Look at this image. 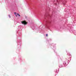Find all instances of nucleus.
I'll use <instances>...</instances> for the list:
<instances>
[{
  "label": "nucleus",
  "mask_w": 76,
  "mask_h": 76,
  "mask_svg": "<svg viewBox=\"0 0 76 76\" xmlns=\"http://www.w3.org/2000/svg\"><path fill=\"white\" fill-rule=\"evenodd\" d=\"M69 62H70V61L69 60L64 61L63 63V65L64 66V67H66V66H67L68 64L69 63Z\"/></svg>",
  "instance_id": "1"
},
{
  "label": "nucleus",
  "mask_w": 76,
  "mask_h": 76,
  "mask_svg": "<svg viewBox=\"0 0 76 76\" xmlns=\"http://www.w3.org/2000/svg\"><path fill=\"white\" fill-rule=\"evenodd\" d=\"M59 0H61L62 1V0H56V1H54V4H55V5H57V4H58L59 3Z\"/></svg>",
  "instance_id": "2"
},
{
  "label": "nucleus",
  "mask_w": 76,
  "mask_h": 76,
  "mask_svg": "<svg viewBox=\"0 0 76 76\" xmlns=\"http://www.w3.org/2000/svg\"><path fill=\"white\" fill-rule=\"evenodd\" d=\"M69 26V27H70L71 28L70 29L71 31H70L71 32V33H72V32H73L74 33V32H75V30H74L72 29V27L71 26Z\"/></svg>",
  "instance_id": "3"
},
{
  "label": "nucleus",
  "mask_w": 76,
  "mask_h": 76,
  "mask_svg": "<svg viewBox=\"0 0 76 76\" xmlns=\"http://www.w3.org/2000/svg\"><path fill=\"white\" fill-rule=\"evenodd\" d=\"M21 23H22L24 25H27V22H26V21H21Z\"/></svg>",
  "instance_id": "4"
},
{
  "label": "nucleus",
  "mask_w": 76,
  "mask_h": 76,
  "mask_svg": "<svg viewBox=\"0 0 76 76\" xmlns=\"http://www.w3.org/2000/svg\"><path fill=\"white\" fill-rule=\"evenodd\" d=\"M67 55L69 56V58H71V57H72V55L69 53H68Z\"/></svg>",
  "instance_id": "5"
},
{
  "label": "nucleus",
  "mask_w": 76,
  "mask_h": 76,
  "mask_svg": "<svg viewBox=\"0 0 76 76\" xmlns=\"http://www.w3.org/2000/svg\"><path fill=\"white\" fill-rule=\"evenodd\" d=\"M59 67L60 68H61V67H64V66L62 65H59Z\"/></svg>",
  "instance_id": "6"
},
{
  "label": "nucleus",
  "mask_w": 76,
  "mask_h": 76,
  "mask_svg": "<svg viewBox=\"0 0 76 76\" xmlns=\"http://www.w3.org/2000/svg\"><path fill=\"white\" fill-rule=\"evenodd\" d=\"M73 22V23L74 24V25H76V19L75 20H74ZM75 23H76V24H75Z\"/></svg>",
  "instance_id": "7"
},
{
  "label": "nucleus",
  "mask_w": 76,
  "mask_h": 76,
  "mask_svg": "<svg viewBox=\"0 0 76 76\" xmlns=\"http://www.w3.org/2000/svg\"><path fill=\"white\" fill-rule=\"evenodd\" d=\"M58 70H57V69H56L55 70V72H56V73H58Z\"/></svg>",
  "instance_id": "8"
},
{
  "label": "nucleus",
  "mask_w": 76,
  "mask_h": 76,
  "mask_svg": "<svg viewBox=\"0 0 76 76\" xmlns=\"http://www.w3.org/2000/svg\"><path fill=\"white\" fill-rule=\"evenodd\" d=\"M46 18H47V14H45V15L44 18L45 19H46Z\"/></svg>",
  "instance_id": "9"
},
{
  "label": "nucleus",
  "mask_w": 76,
  "mask_h": 76,
  "mask_svg": "<svg viewBox=\"0 0 76 76\" xmlns=\"http://www.w3.org/2000/svg\"><path fill=\"white\" fill-rule=\"evenodd\" d=\"M51 41V39H50L49 40H48V42H50V41Z\"/></svg>",
  "instance_id": "10"
},
{
  "label": "nucleus",
  "mask_w": 76,
  "mask_h": 76,
  "mask_svg": "<svg viewBox=\"0 0 76 76\" xmlns=\"http://www.w3.org/2000/svg\"><path fill=\"white\" fill-rule=\"evenodd\" d=\"M16 12H15L14 13V14H15V16H16V17H17V15H16Z\"/></svg>",
  "instance_id": "11"
},
{
  "label": "nucleus",
  "mask_w": 76,
  "mask_h": 76,
  "mask_svg": "<svg viewBox=\"0 0 76 76\" xmlns=\"http://www.w3.org/2000/svg\"><path fill=\"white\" fill-rule=\"evenodd\" d=\"M17 15H18V16H20V15L19 14H17Z\"/></svg>",
  "instance_id": "12"
},
{
  "label": "nucleus",
  "mask_w": 76,
  "mask_h": 76,
  "mask_svg": "<svg viewBox=\"0 0 76 76\" xmlns=\"http://www.w3.org/2000/svg\"><path fill=\"white\" fill-rule=\"evenodd\" d=\"M48 10H49L50 11V8H48Z\"/></svg>",
  "instance_id": "13"
},
{
  "label": "nucleus",
  "mask_w": 76,
  "mask_h": 76,
  "mask_svg": "<svg viewBox=\"0 0 76 76\" xmlns=\"http://www.w3.org/2000/svg\"><path fill=\"white\" fill-rule=\"evenodd\" d=\"M74 34H75V35H76V33L75 32Z\"/></svg>",
  "instance_id": "14"
},
{
  "label": "nucleus",
  "mask_w": 76,
  "mask_h": 76,
  "mask_svg": "<svg viewBox=\"0 0 76 76\" xmlns=\"http://www.w3.org/2000/svg\"><path fill=\"white\" fill-rule=\"evenodd\" d=\"M46 37H47V36H48V34H46Z\"/></svg>",
  "instance_id": "15"
},
{
  "label": "nucleus",
  "mask_w": 76,
  "mask_h": 76,
  "mask_svg": "<svg viewBox=\"0 0 76 76\" xmlns=\"http://www.w3.org/2000/svg\"><path fill=\"white\" fill-rule=\"evenodd\" d=\"M9 16L10 17V15H9Z\"/></svg>",
  "instance_id": "16"
},
{
  "label": "nucleus",
  "mask_w": 76,
  "mask_h": 76,
  "mask_svg": "<svg viewBox=\"0 0 76 76\" xmlns=\"http://www.w3.org/2000/svg\"><path fill=\"white\" fill-rule=\"evenodd\" d=\"M64 4V5H65V4Z\"/></svg>",
  "instance_id": "17"
},
{
  "label": "nucleus",
  "mask_w": 76,
  "mask_h": 76,
  "mask_svg": "<svg viewBox=\"0 0 76 76\" xmlns=\"http://www.w3.org/2000/svg\"><path fill=\"white\" fill-rule=\"evenodd\" d=\"M70 60H71V59L70 58Z\"/></svg>",
  "instance_id": "18"
},
{
  "label": "nucleus",
  "mask_w": 76,
  "mask_h": 76,
  "mask_svg": "<svg viewBox=\"0 0 76 76\" xmlns=\"http://www.w3.org/2000/svg\"><path fill=\"white\" fill-rule=\"evenodd\" d=\"M48 16H49V15L48 14Z\"/></svg>",
  "instance_id": "19"
},
{
  "label": "nucleus",
  "mask_w": 76,
  "mask_h": 76,
  "mask_svg": "<svg viewBox=\"0 0 76 76\" xmlns=\"http://www.w3.org/2000/svg\"><path fill=\"white\" fill-rule=\"evenodd\" d=\"M54 51H55L54 50Z\"/></svg>",
  "instance_id": "20"
},
{
  "label": "nucleus",
  "mask_w": 76,
  "mask_h": 76,
  "mask_svg": "<svg viewBox=\"0 0 76 76\" xmlns=\"http://www.w3.org/2000/svg\"><path fill=\"white\" fill-rule=\"evenodd\" d=\"M54 12V11H53V13Z\"/></svg>",
  "instance_id": "21"
},
{
  "label": "nucleus",
  "mask_w": 76,
  "mask_h": 76,
  "mask_svg": "<svg viewBox=\"0 0 76 76\" xmlns=\"http://www.w3.org/2000/svg\"><path fill=\"white\" fill-rule=\"evenodd\" d=\"M57 73V72H56V73Z\"/></svg>",
  "instance_id": "22"
},
{
  "label": "nucleus",
  "mask_w": 76,
  "mask_h": 76,
  "mask_svg": "<svg viewBox=\"0 0 76 76\" xmlns=\"http://www.w3.org/2000/svg\"><path fill=\"white\" fill-rule=\"evenodd\" d=\"M50 45H51V44H50Z\"/></svg>",
  "instance_id": "23"
}]
</instances>
